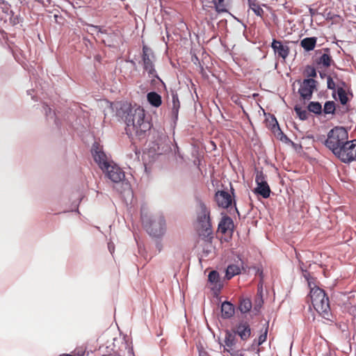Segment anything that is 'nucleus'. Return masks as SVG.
Listing matches in <instances>:
<instances>
[{"label": "nucleus", "instance_id": "nucleus-15", "mask_svg": "<svg viewBox=\"0 0 356 356\" xmlns=\"http://www.w3.org/2000/svg\"><path fill=\"white\" fill-rule=\"evenodd\" d=\"M43 112L44 113L46 120L49 124H52L58 129L60 127V122L53 110L47 104L43 103L42 104Z\"/></svg>", "mask_w": 356, "mask_h": 356}, {"label": "nucleus", "instance_id": "nucleus-31", "mask_svg": "<svg viewBox=\"0 0 356 356\" xmlns=\"http://www.w3.org/2000/svg\"><path fill=\"white\" fill-rule=\"evenodd\" d=\"M154 145H157V147L155 148L154 147H152V148H154L155 153L157 154H163L170 149V147L168 144H159L157 143Z\"/></svg>", "mask_w": 356, "mask_h": 356}, {"label": "nucleus", "instance_id": "nucleus-4", "mask_svg": "<svg viewBox=\"0 0 356 356\" xmlns=\"http://www.w3.org/2000/svg\"><path fill=\"white\" fill-rule=\"evenodd\" d=\"M348 139V131L343 127H335L327 133L324 145L335 155Z\"/></svg>", "mask_w": 356, "mask_h": 356}, {"label": "nucleus", "instance_id": "nucleus-25", "mask_svg": "<svg viewBox=\"0 0 356 356\" xmlns=\"http://www.w3.org/2000/svg\"><path fill=\"white\" fill-rule=\"evenodd\" d=\"M241 273L240 268L235 264H230L227 266L225 271V277L227 280H230L234 276Z\"/></svg>", "mask_w": 356, "mask_h": 356}, {"label": "nucleus", "instance_id": "nucleus-21", "mask_svg": "<svg viewBox=\"0 0 356 356\" xmlns=\"http://www.w3.org/2000/svg\"><path fill=\"white\" fill-rule=\"evenodd\" d=\"M91 30H97L98 33L102 34H106V38L102 39V42L108 47H112L113 44H112L113 40L111 39L114 35L113 33H107L106 30H102L99 26L90 25Z\"/></svg>", "mask_w": 356, "mask_h": 356}, {"label": "nucleus", "instance_id": "nucleus-27", "mask_svg": "<svg viewBox=\"0 0 356 356\" xmlns=\"http://www.w3.org/2000/svg\"><path fill=\"white\" fill-rule=\"evenodd\" d=\"M309 112L316 115H321L323 111L322 106L318 102H310L307 106Z\"/></svg>", "mask_w": 356, "mask_h": 356}, {"label": "nucleus", "instance_id": "nucleus-33", "mask_svg": "<svg viewBox=\"0 0 356 356\" xmlns=\"http://www.w3.org/2000/svg\"><path fill=\"white\" fill-rule=\"evenodd\" d=\"M294 111H296V114L298 115V116L300 120H307L308 113L306 110H303L298 105H296L294 107Z\"/></svg>", "mask_w": 356, "mask_h": 356}, {"label": "nucleus", "instance_id": "nucleus-54", "mask_svg": "<svg viewBox=\"0 0 356 356\" xmlns=\"http://www.w3.org/2000/svg\"><path fill=\"white\" fill-rule=\"evenodd\" d=\"M235 209H236V211H237V213H239L238 211V209L236 207Z\"/></svg>", "mask_w": 356, "mask_h": 356}, {"label": "nucleus", "instance_id": "nucleus-10", "mask_svg": "<svg viewBox=\"0 0 356 356\" xmlns=\"http://www.w3.org/2000/svg\"><path fill=\"white\" fill-rule=\"evenodd\" d=\"M255 182L257 187L254 189V193L265 199L269 197L271 191L267 183L266 176L261 170H256Z\"/></svg>", "mask_w": 356, "mask_h": 356}, {"label": "nucleus", "instance_id": "nucleus-23", "mask_svg": "<svg viewBox=\"0 0 356 356\" xmlns=\"http://www.w3.org/2000/svg\"><path fill=\"white\" fill-rule=\"evenodd\" d=\"M325 53L317 60L318 64H322L324 67H328L331 65L332 58L329 54V49H324Z\"/></svg>", "mask_w": 356, "mask_h": 356}, {"label": "nucleus", "instance_id": "nucleus-45", "mask_svg": "<svg viewBox=\"0 0 356 356\" xmlns=\"http://www.w3.org/2000/svg\"><path fill=\"white\" fill-rule=\"evenodd\" d=\"M309 273H307V274H305V275H304V277H305V279L308 281L309 284H310V282H309Z\"/></svg>", "mask_w": 356, "mask_h": 356}, {"label": "nucleus", "instance_id": "nucleus-18", "mask_svg": "<svg viewBox=\"0 0 356 356\" xmlns=\"http://www.w3.org/2000/svg\"><path fill=\"white\" fill-rule=\"evenodd\" d=\"M234 228V222L232 219L227 216H223L218 224V231L222 234H226L229 230Z\"/></svg>", "mask_w": 356, "mask_h": 356}, {"label": "nucleus", "instance_id": "nucleus-52", "mask_svg": "<svg viewBox=\"0 0 356 356\" xmlns=\"http://www.w3.org/2000/svg\"><path fill=\"white\" fill-rule=\"evenodd\" d=\"M74 211H76V212L79 213V209H78V208H76V209L74 210Z\"/></svg>", "mask_w": 356, "mask_h": 356}, {"label": "nucleus", "instance_id": "nucleus-26", "mask_svg": "<svg viewBox=\"0 0 356 356\" xmlns=\"http://www.w3.org/2000/svg\"><path fill=\"white\" fill-rule=\"evenodd\" d=\"M248 3L249 8L251 9L257 16L262 17L264 10L258 4L257 0H248Z\"/></svg>", "mask_w": 356, "mask_h": 356}, {"label": "nucleus", "instance_id": "nucleus-9", "mask_svg": "<svg viewBox=\"0 0 356 356\" xmlns=\"http://www.w3.org/2000/svg\"><path fill=\"white\" fill-rule=\"evenodd\" d=\"M91 154L95 163L102 170L111 161V158L103 150V147L97 142H95L91 147Z\"/></svg>", "mask_w": 356, "mask_h": 356}, {"label": "nucleus", "instance_id": "nucleus-39", "mask_svg": "<svg viewBox=\"0 0 356 356\" xmlns=\"http://www.w3.org/2000/svg\"><path fill=\"white\" fill-rule=\"evenodd\" d=\"M263 304V300L262 298H258L256 300V305L254 306V309L259 310L261 307V305Z\"/></svg>", "mask_w": 356, "mask_h": 356}, {"label": "nucleus", "instance_id": "nucleus-46", "mask_svg": "<svg viewBox=\"0 0 356 356\" xmlns=\"http://www.w3.org/2000/svg\"><path fill=\"white\" fill-rule=\"evenodd\" d=\"M199 356H209L206 353H200Z\"/></svg>", "mask_w": 356, "mask_h": 356}, {"label": "nucleus", "instance_id": "nucleus-13", "mask_svg": "<svg viewBox=\"0 0 356 356\" xmlns=\"http://www.w3.org/2000/svg\"><path fill=\"white\" fill-rule=\"evenodd\" d=\"M215 200L218 207L227 209L232 203L230 194L225 191H218L215 194Z\"/></svg>", "mask_w": 356, "mask_h": 356}, {"label": "nucleus", "instance_id": "nucleus-11", "mask_svg": "<svg viewBox=\"0 0 356 356\" xmlns=\"http://www.w3.org/2000/svg\"><path fill=\"white\" fill-rule=\"evenodd\" d=\"M298 82L300 83L298 93L300 97L305 100H309L314 90L316 89V81L312 78H308L305 79L302 81L298 80Z\"/></svg>", "mask_w": 356, "mask_h": 356}, {"label": "nucleus", "instance_id": "nucleus-32", "mask_svg": "<svg viewBox=\"0 0 356 356\" xmlns=\"http://www.w3.org/2000/svg\"><path fill=\"white\" fill-rule=\"evenodd\" d=\"M208 281L216 286L220 282L219 273L216 270H211L208 275Z\"/></svg>", "mask_w": 356, "mask_h": 356}, {"label": "nucleus", "instance_id": "nucleus-34", "mask_svg": "<svg viewBox=\"0 0 356 356\" xmlns=\"http://www.w3.org/2000/svg\"><path fill=\"white\" fill-rule=\"evenodd\" d=\"M224 0H213L217 13H227L228 10L223 5Z\"/></svg>", "mask_w": 356, "mask_h": 356}, {"label": "nucleus", "instance_id": "nucleus-5", "mask_svg": "<svg viewBox=\"0 0 356 356\" xmlns=\"http://www.w3.org/2000/svg\"><path fill=\"white\" fill-rule=\"evenodd\" d=\"M310 298L312 305L316 312L324 318L330 319L331 312L329 298L325 291L318 287L312 289Z\"/></svg>", "mask_w": 356, "mask_h": 356}, {"label": "nucleus", "instance_id": "nucleus-28", "mask_svg": "<svg viewBox=\"0 0 356 356\" xmlns=\"http://www.w3.org/2000/svg\"><path fill=\"white\" fill-rule=\"evenodd\" d=\"M251 308L252 302L249 298H244L241 300L238 309L241 313H247L251 309Z\"/></svg>", "mask_w": 356, "mask_h": 356}, {"label": "nucleus", "instance_id": "nucleus-20", "mask_svg": "<svg viewBox=\"0 0 356 356\" xmlns=\"http://www.w3.org/2000/svg\"><path fill=\"white\" fill-rule=\"evenodd\" d=\"M147 99L151 106L156 108L159 107L162 104L161 96L154 91H152L147 93Z\"/></svg>", "mask_w": 356, "mask_h": 356}, {"label": "nucleus", "instance_id": "nucleus-30", "mask_svg": "<svg viewBox=\"0 0 356 356\" xmlns=\"http://www.w3.org/2000/svg\"><path fill=\"white\" fill-rule=\"evenodd\" d=\"M335 110V104L333 101H327L325 103L323 107V112L325 114H334Z\"/></svg>", "mask_w": 356, "mask_h": 356}, {"label": "nucleus", "instance_id": "nucleus-19", "mask_svg": "<svg viewBox=\"0 0 356 356\" xmlns=\"http://www.w3.org/2000/svg\"><path fill=\"white\" fill-rule=\"evenodd\" d=\"M234 305L228 302L225 301L221 305V316L224 319H228L232 317L234 314Z\"/></svg>", "mask_w": 356, "mask_h": 356}, {"label": "nucleus", "instance_id": "nucleus-17", "mask_svg": "<svg viewBox=\"0 0 356 356\" xmlns=\"http://www.w3.org/2000/svg\"><path fill=\"white\" fill-rule=\"evenodd\" d=\"M171 97H172V120L175 124L178 120L179 111L180 108V102L179 100V97L175 91H171Z\"/></svg>", "mask_w": 356, "mask_h": 356}, {"label": "nucleus", "instance_id": "nucleus-51", "mask_svg": "<svg viewBox=\"0 0 356 356\" xmlns=\"http://www.w3.org/2000/svg\"><path fill=\"white\" fill-rule=\"evenodd\" d=\"M130 62H131L133 65H136V63H135V62H134V61L131 60Z\"/></svg>", "mask_w": 356, "mask_h": 356}, {"label": "nucleus", "instance_id": "nucleus-35", "mask_svg": "<svg viewBox=\"0 0 356 356\" xmlns=\"http://www.w3.org/2000/svg\"><path fill=\"white\" fill-rule=\"evenodd\" d=\"M267 333H268V327L266 328V330L263 334H260L257 342H256V340H254L252 346H254V345L261 346V344H263L267 339Z\"/></svg>", "mask_w": 356, "mask_h": 356}, {"label": "nucleus", "instance_id": "nucleus-6", "mask_svg": "<svg viewBox=\"0 0 356 356\" xmlns=\"http://www.w3.org/2000/svg\"><path fill=\"white\" fill-rule=\"evenodd\" d=\"M155 61L156 58L152 49L146 45H143L142 53V63L144 71L147 73L148 76L149 78L152 79V82L154 81V79H156L163 86H165L164 82L159 76L156 71L154 65Z\"/></svg>", "mask_w": 356, "mask_h": 356}, {"label": "nucleus", "instance_id": "nucleus-2", "mask_svg": "<svg viewBox=\"0 0 356 356\" xmlns=\"http://www.w3.org/2000/svg\"><path fill=\"white\" fill-rule=\"evenodd\" d=\"M140 218L145 230L150 236L161 238L165 234L166 223L165 218L162 215L149 216L146 209L142 207Z\"/></svg>", "mask_w": 356, "mask_h": 356}, {"label": "nucleus", "instance_id": "nucleus-14", "mask_svg": "<svg viewBox=\"0 0 356 356\" xmlns=\"http://www.w3.org/2000/svg\"><path fill=\"white\" fill-rule=\"evenodd\" d=\"M271 47L274 51L275 55L282 58L284 60L288 57L289 54V47L287 45H284L282 42L273 39L271 43Z\"/></svg>", "mask_w": 356, "mask_h": 356}, {"label": "nucleus", "instance_id": "nucleus-50", "mask_svg": "<svg viewBox=\"0 0 356 356\" xmlns=\"http://www.w3.org/2000/svg\"><path fill=\"white\" fill-rule=\"evenodd\" d=\"M324 356H332V353L330 352H329V353H325Z\"/></svg>", "mask_w": 356, "mask_h": 356}, {"label": "nucleus", "instance_id": "nucleus-1", "mask_svg": "<svg viewBox=\"0 0 356 356\" xmlns=\"http://www.w3.org/2000/svg\"><path fill=\"white\" fill-rule=\"evenodd\" d=\"M114 106L116 116L126 124L127 134L131 137L144 138L151 129L150 122L145 120L144 109L140 106L133 108L127 102H117Z\"/></svg>", "mask_w": 356, "mask_h": 356}, {"label": "nucleus", "instance_id": "nucleus-42", "mask_svg": "<svg viewBox=\"0 0 356 356\" xmlns=\"http://www.w3.org/2000/svg\"><path fill=\"white\" fill-rule=\"evenodd\" d=\"M232 356H243V353L241 350H235L231 353Z\"/></svg>", "mask_w": 356, "mask_h": 356}, {"label": "nucleus", "instance_id": "nucleus-48", "mask_svg": "<svg viewBox=\"0 0 356 356\" xmlns=\"http://www.w3.org/2000/svg\"><path fill=\"white\" fill-rule=\"evenodd\" d=\"M353 339L356 342V331L353 336Z\"/></svg>", "mask_w": 356, "mask_h": 356}, {"label": "nucleus", "instance_id": "nucleus-29", "mask_svg": "<svg viewBox=\"0 0 356 356\" xmlns=\"http://www.w3.org/2000/svg\"><path fill=\"white\" fill-rule=\"evenodd\" d=\"M337 95H338L340 103L342 105H346L347 104V102H348V97L347 96V94H346L345 90L341 87H339L337 88Z\"/></svg>", "mask_w": 356, "mask_h": 356}, {"label": "nucleus", "instance_id": "nucleus-22", "mask_svg": "<svg viewBox=\"0 0 356 356\" xmlns=\"http://www.w3.org/2000/svg\"><path fill=\"white\" fill-rule=\"evenodd\" d=\"M316 40L315 37L305 38L300 41V45L305 51H310L314 49Z\"/></svg>", "mask_w": 356, "mask_h": 356}, {"label": "nucleus", "instance_id": "nucleus-36", "mask_svg": "<svg viewBox=\"0 0 356 356\" xmlns=\"http://www.w3.org/2000/svg\"><path fill=\"white\" fill-rule=\"evenodd\" d=\"M305 73L308 77H316L317 75L316 69L311 65H307L306 67Z\"/></svg>", "mask_w": 356, "mask_h": 356}, {"label": "nucleus", "instance_id": "nucleus-24", "mask_svg": "<svg viewBox=\"0 0 356 356\" xmlns=\"http://www.w3.org/2000/svg\"><path fill=\"white\" fill-rule=\"evenodd\" d=\"M236 335L233 330L232 331L226 330L224 340L226 346L232 348L236 344Z\"/></svg>", "mask_w": 356, "mask_h": 356}, {"label": "nucleus", "instance_id": "nucleus-7", "mask_svg": "<svg viewBox=\"0 0 356 356\" xmlns=\"http://www.w3.org/2000/svg\"><path fill=\"white\" fill-rule=\"evenodd\" d=\"M341 147L339 153H337L335 156L344 163H350L356 160V140H348Z\"/></svg>", "mask_w": 356, "mask_h": 356}, {"label": "nucleus", "instance_id": "nucleus-49", "mask_svg": "<svg viewBox=\"0 0 356 356\" xmlns=\"http://www.w3.org/2000/svg\"><path fill=\"white\" fill-rule=\"evenodd\" d=\"M59 356H73V355H72L70 354H61Z\"/></svg>", "mask_w": 356, "mask_h": 356}, {"label": "nucleus", "instance_id": "nucleus-41", "mask_svg": "<svg viewBox=\"0 0 356 356\" xmlns=\"http://www.w3.org/2000/svg\"><path fill=\"white\" fill-rule=\"evenodd\" d=\"M108 250L111 252V254H113L114 252V249H115L113 243H112V242L108 243Z\"/></svg>", "mask_w": 356, "mask_h": 356}, {"label": "nucleus", "instance_id": "nucleus-44", "mask_svg": "<svg viewBox=\"0 0 356 356\" xmlns=\"http://www.w3.org/2000/svg\"><path fill=\"white\" fill-rule=\"evenodd\" d=\"M203 252L204 253L205 256H207L211 252V250L204 249Z\"/></svg>", "mask_w": 356, "mask_h": 356}, {"label": "nucleus", "instance_id": "nucleus-12", "mask_svg": "<svg viewBox=\"0 0 356 356\" xmlns=\"http://www.w3.org/2000/svg\"><path fill=\"white\" fill-rule=\"evenodd\" d=\"M232 330L242 341H247L251 336L252 330L247 321H240Z\"/></svg>", "mask_w": 356, "mask_h": 356}, {"label": "nucleus", "instance_id": "nucleus-16", "mask_svg": "<svg viewBox=\"0 0 356 356\" xmlns=\"http://www.w3.org/2000/svg\"><path fill=\"white\" fill-rule=\"evenodd\" d=\"M271 125V130L274 132L276 137L285 143H291L294 145V143L281 130L279 124L274 115L272 116L271 121L270 122Z\"/></svg>", "mask_w": 356, "mask_h": 356}, {"label": "nucleus", "instance_id": "nucleus-38", "mask_svg": "<svg viewBox=\"0 0 356 356\" xmlns=\"http://www.w3.org/2000/svg\"><path fill=\"white\" fill-rule=\"evenodd\" d=\"M263 304V300L262 298H258L256 300V305L254 306V309L259 310L261 307V305Z\"/></svg>", "mask_w": 356, "mask_h": 356}, {"label": "nucleus", "instance_id": "nucleus-37", "mask_svg": "<svg viewBox=\"0 0 356 356\" xmlns=\"http://www.w3.org/2000/svg\"><path fill=\"white\" fill-rule=\"evenodd\" d=\"M327 87L328 89L333 90H335V83L330 76H327Z\"/></svg>", "mask_w": 356, "mask_h": 356}, {"label": "nucleus", "instance_id": "nucleus-8", "mask_svg": "<svg viewBox=\"0 0 356 356\" xmlns=\"http://www.w3.org/2000/svg\"><path fill=\"white\" fill-rule=\"evenodd\" d=\"M102 170L105 174L106 177L113 183H123L125 181L124 172L113 161H111Z\"/></svg>", "mask_w": 356, "mask_h": 356}, {"label": "nucleus", "instance_id": "nucleus-40", "mask_svg": "<svg viewBox=\"0 0 356 356\" xmlns=\"http://www.w3.org/2000/svg\"><path fill=\"white\" fill-rule=\"evenodd\" d=\"M175 147V149H174L175 154L176 156H177L179 158H180L181 159H183V156L181 154V153L179 152V147H178V145H177V144L176 143L175 144V147Z\"/></svg>", "mask_w": 356, "mask_h": 356}, {"label": "nucleus", "instance_id": "nucleus-3", "mask_svg": "<svg viewBox=\"0 0 356 356\" xmlns=\"http://www.w3.org/2000/svg\"><path fill=\"white\" fill-rule=\"evenodd\" d=\"M199 210L197 213V222L201 227L199 232L200 237L206 243H211L213 239V232L211 228L210 209L201 200H197Z\"/></svg>", "mask_w": 356, "mask_h": 356}, {"label": "nucleus", "instance_id": "nucleus-43", "mask_svg": "<svg viewBox=\"0 0 356 356\" xmlns=\"http://www.w3.org/2000/svg\"><path fill=\"white\" fill-rule=\"evenodd\" d=\"M33 90H27V94H28L29 95H31V96L32 99L35 100V95H33Z\"/></svg>", "mask_w": 356, "mask_h": 356}, {"label": "nucleus", "instance_id": "nucleus-47", "mask_svg": "<svg viewBox=\"0 0 356 356\" xmlns=\"http://www.w3.org/2000/svg\"><path fill=\"white\" fill-rule=\"evenodd\" d=\"M326 76V74L325 73H322V72H320V76L323 79L325 76Z\"/></svg>", "mask_w": 356, "mask_h": 356}, {"label": "nucleus", "instance_id": "nucleus-53", "mask_svg": "<svg viewBox=\"0 0 356 356\" xmlns=\"http://www.w3.org/2000/svg\"><path fill=\"white\" fill-rule=\"evenodd\" d=\"M231 190L232 191V193H234V188H231Z\"/></svg>", "mask_w": 356, "mask_h": 356}]
</instances>
